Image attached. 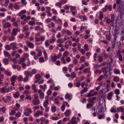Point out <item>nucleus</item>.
<instances>
[{
  "mask_svg": "<svg viewBox=\"0 0 124 124\" xmlns=\"http://www.w3.org/2000/svg\"><path fill=\"white\" fill-rule=\"evenodd\" d=\"M111 23L112 24L111 27L109 29V32H111L112 33V34L114 36V40H116L117 38V35L119 33V30L116 26L115 27L113 22Z\"/></svg>",
  "mask_w": 124,
  "mask_h": 124,
  "instance_id": "1",
  "label": "nucleus"
},
{
  "mask_svg": "<svg viewBox=\"0 0 124 124\" xmlns=\"http://www.w3.org/2000/svg\"><path fill=\"white\" fill-rule=\"evenodd\" d=\"M92 112H93V115L94 116H96V113L98 114L101 113L102 112V109L101 108V107L100 106H98L97 108L96 109V112L95 107H93L92 108Z\"/></svg>",
  "mask_w": 124,
  "mask_h": 124,
  "instance_id": "2",
  "label": "nucleus"
},
{
  "mask_svg": "<svg viewBox=\"0 0 124 124\" xmlns=\"http://www.w3.org/2000/svg\"><path fill=\"white\" fill-rule=\"evenodd\" d=\"M80 121V119L78 117L77 118L75 117H73L71 120L72 124H77L78 122H79Z\"/></svg>",
  "mask_w": 124,
  "mask_h": 124,
  "instance_id": "3",
  "label": "nucleus"
},
{
  "mask_svg": "<svg viewBox=\"0 0 124 124\" xmlns=\"http://www.w3.org/2000/svg\"><path fill=\"white\" fill-rule=\"evenodd\" d=\"M10 45L12 47L11 49L12 50H15L17 49L18 47L17 46V44L16 42H12L10 44Z\"/></svg>",
  "mask_w": 124,
  "mask_h": 124,
  "instance_id": "4",
  "label": "nucleus"
},
{
  "mask_svg": "<svg viewBox=\"0 0 124 124\" xmlns=\"http://www.w3.org/2000/svg\"><path fill=\"white\" fill-rule=\"evenodd\" d=\"M32 103L35 105H38L40 104V101L39 99H34Z\"/></svg>",
  "mask_w": 124,
  "mask_h": 124,
  "instance_id": "5",
  "label": "nucleus"
},
{
  "mask_svg": "<svg viewBox=\"0 0 124 124\" xmlns=\"http://www.w3.org/2000/svg\"><path fill=\"white\" fill-rule=\"evenodd\" d=\"M4 54L5 57H8L9 59H11V56L10 55L9 53L7 52L4 51Z\"/></svg>",
  "mask_w": 124,
  "mask_h": 124,
  "instance_id": "6",
  "label": "nucleus"
},
{
  "mask_svg": "<svg viewBox=\"0 0 124 124\" xmlns=\"http://www.w3.org/2000/svg\"><path fill=\"white\" fill-rule=\"evenodd\" d=\"M38 93L40 94V98L43 99L44 98V94L42 92V91L41 90H39L38 91Z\"/></svg>",
  "mask_w": 124,
  "mask_h": 124,
  "instance_id": "7",
  "label": "nucleus"
},
{
  "mask_svg": "<svg viewBox=\"0 0 124 124\" xmlns=\"http://www.w3.org/2000/svg\"><path fill=\"white\" fill-rule=\"evenodd\" d=\"M3 27L4 28H9L11 27V24L8 22H6L5 24H3Z\"/></svg>",
  "mask_w": 124,
  "mask_h": 124,
  "instance_id": "8",
  "label": "nucleus"
},
{
  "mask_svg": "<svg viewBox=\"0 0 124 124\" xmlns=\"http://www.w3.org/2000/svg\"><path fill=\"white\" fill-rule=\"evenodd\" d=\"M113 94V93L112 92H111L108 93L107 97V99L109 100H110Z\"/></svg>",
  "mask_w": 124,
  "mask_h": 124,
  "instance_id": "9",
  "label": "nucleus"
},
{
  "mask_svg": "<svg viewBox=\"0 0 124 124\" xmlns=\"http://www.w3.org/2000/svg\"><path fill=\"white\" fill-rule=\"evenodd\" d=\"M96 99V97H93L92 98H90L88 99V101L90 103H93L94 102L93 101H94Z\"/></svg>",
  "mask_w": 124,
  "mask_h": 124,
  "instance_id": "10",
  "label": "nucleus"
},
{
  "mask_svg": "<svg viewBox=\"0 0 124 124\" xmlns=\"http://www.w3.org/2000/svg\"><path fill=\"white\" fill-rule=\"evenodd\" d=\"M78 18L80 19L82 18L83 20H81V21H84L87 20V17L85 16H82L79 15L78 16Z\"/></svg>",
  "mask_w": 124,
  "mask_h": 124,
  "instance_id": "11",
  "label": "nucleus"
},
{
  "mask_svg": "<svg viewBox=\"0 0 124 124\" xmlns=\"http://www.w3.org/2000/svg\"><path fill=\"white\" fill-rule=\"evenodd\" d=\"M93 90H91L88 93L87 95V97H92L94 96V94H93Z\"/></svg>",
  "mask_w": 124,
  "mask_h": 124,
  "instance_id": "12",
  "label": "nucleus"
},
{
  "mask_svg": "<svg viewBox=\"0 0 124 124\" xmlns=\"http://www.w3.org/2000/svg\"><path fill=\"white\" fill-rule=\"evenodd\" d=\"M17 30L15 29H14L12 32V36H15L17 34Z\"/></svg>",
  "mask_w": 124,
  "mask_h": 124,
  "instance_id": "13",
  "label": "nucleus"
},
{
  "mask_svg": "<svg viewBox=\"0 0 124 124\" xmlns=\"http://www.w3.org/2000/svg\"><path fill=\"white\" fill-rule=\"evenodd\" d=\"M106 38L108 41H110L111 39V33H110L109 34L106 35Z\"/></svg>",
  "mask_w": 124,
  "mask_h": 124,
  "instance_id": "14",
  "label": "nucleus"
},
{
  "mask_svg": "<svg viewBox=\"0 0 124 124\" xmlns=\"http://www.w3.org/2000/svg\"><path fill=\"white\" fill-rule=\"evenodd\" d=\"M71 110H68L66 111L64 113V114L66 116H68L70 113H71Z\"/></svg>",
  "mask_w": 124,
  "mask_h": 124,
  "instance_id": "15",
  "label": "nucleus"
},
{
  "mask_svg": "<svg viewBox=\"0 0 124 124\" xmlns=\"http://www.w3.org/2000/svg\"><path fill=\"white\" fill-rule=\"evenodd\" d=\"M17 77L15 76H14L12 77L10 79L11 82H15V80L17 79Z\"/></svg>",
  "mask_w": 124,
  "mask_h": 124,
  "instance_id": "16",
  "label": "nucleus"
},
{
  "mask_svg": "<svg viewBox=\"0 0 124 124\" xmlns=\"http://www.w3.org/2000/svg\"><path fill=\"white\" fill-rule=\"evenodd\" d=\"M29 30L28 26L26 25L23 26V29L22 30L23 31H28Z\"/></svg>",
  "mask_w": 124,
  "mask_h": 124,
  "instance_id": "17",
  "label": "nucleus"
},
{
  "mask_svg": "<svg viewBox=\"0 0 124 124\" xmlns=\"http://www.w3.org/2000/svg\"><path fill=\"white\" fill-rule=\"evenodd\" d=\"M105 6L107 7V9H108L109 11H111L112 9V6L111 5H110L108 6L107 5H105Z\"/></svg>",
  "mask_w": 124,
  "mask_h": 124,
  "instance_id": "18",
  "label": "nucleus"
},
{
  "mask_svg": "<svg viewBox=\"0 0 124 124\" xmlns=\"http://www.w3.org/2000/svg\"><path fill=\"white\" fill-rule=\"evenodd\" d=\"M57 57L56 55H55L54 56H52L51 57V60L53 62L57 60Z\"/></svg>",
  "mask_w": 124,
  "mask_h": 124,
  "instance_id": "19",
  "label": "nucleus"
},
{
  "mask_svg": "<svg viewBox=\"0 0 124 124\" xmlns=\"http://www.w3.org/2000/svg\"><path fill=\"white\" fill-rule=\"evenodd\" d=\"M124 109L123 107H119L117 108V112H122Z\"/></svg>",
  "mask_w": 124,
  "mask_h": 124,
  "instance_id": "20",
  "label": "nucleus"
},
{
  "mask_svg": "<svg viewBox=\"0 0 124 124\" xmlns=\"http://www.w3.org/2000/svg\"><path fill=\"white\" fill-rule=\"evenodd\" d=\"M25 75L26 76V77L30 76L31 77V73L29 71H25L24 72Z\"/></svg>",
  "mask_w": 124,
  "mask_h": 124,
  "instance_id": "21",
  "label": "nucleus"
},
{
  "mask_svg": "<svg viewBox=\"0 0 124 124\" xmlns=\"http://www.w3.org/2000/svg\"><path fill=\"white\" fill-rule=\"evenodd\" d=\"M5 73L7 76H11L12 74V72L8 70L5 71Z\"/></svg>",
  "mask_w": 124,
  "mask_h": 124,
  "instance_id": "22",
  "label": "nucleus"
},
{
  "mask_svg": "<svg viewBox=\"0 0 124 124\" xmlns=\"http://www.w3.org/2000/svg\"><path fill=\"white\" fill-rule=\"evenodd\" d=\"M48 104V100H46L43 103V106L45 107H47Z\"/></svg>",
  "mask_w": 124,
  "mask_h": 124,
  "instance_id": "23",
  "label": "nucleus"
},
{
  "mask_svg": "<svg viewBox=\"0 0 124 124\" xmlns=\"http://www.w3.org/2000/svg\"><path fill=\"white\" fill-rule=\"evenodd\" d=\"M56 39L55 38L54 36H53L52 38L49 40V41L51 43H54Z\"/></svg>",
  "mask_w": 124,
  "mask_h": 124,
  "instance_id": "24",
  "label": "nucleus"
},
{
  "mask_svg": "<svg viewBox=\"0 0 124 124\" xmlns=\"http://www.w3.org/2000/svg\"><path fill=\"white\" fill-rule=\"evenodd\" d=\"M99 13H100L99 15V18L101 21H102V18L103 17V14L102 13V12L101 11H100L99 12Z\"/></svg>",
  "mask_w": 124,
  "mask_h": 124,
  "instance_id": "25",
  "label": "nucleus"
},
{
  "mask_svg": "<svg viewBox=\"0 0 124 124\" xmlns=\"http://www.w3.org/2000/svg\"><path fill=\"white\" fill-rule=\"evenodd\" d=\"M37 72V71L36 69H33L32 70L31 73V77L32 76V75L35 74Z\"/></svg>",
  "mask_w": 124,
  "mask_h": 124,
  "instance_id": "26",
  "label": "nucleus"
},
{
  "mask_svg": "<svg viewBox=\"0 0 124 124\" xmlns=\"http://www.w3.org/2000/svg\"><path fill=\"white\" fill-rule=\"evenodd\" d=\"M102 55H103V57L105 58L108 57V54L106 53V51L105 50L103 52Z\"/></svg>",
  "mask_w": 124,
  "mask_h": 124,
  "instance_id": "27",
  "label": "nucleus"
},
{
  "mask_svg": "<svg viewBox=\"0 0 124 124\" xmlns=\"http://www.w3.org/2000/svg\"><path fill=\"white\" fill-rule=\"evenodd\" d=\"M20 95V94L18 92H17L16 93L14 94V97L15 98H17L19 97Z\"/></svg>",
  "mask_w": 124,
  "mask_h": 124,
  "instance_id": "28",
  "label": "nucleus"
},
{
  "mask_svg": "<svg viewBox=\"0 0 124 124\" xmlns=\"http://www.w3.org/2000/svg\"><path fill=\"white\" fill-rule=\"evenodd\" d=\"M8 60L7 58H4L3 60V62L5 65H7L8 63Z\"/></svg>",
  "mask_w": 124,
  "mask_h": 124,
  "instance_id": "29",
  "label": "nucleus"
},
{
  "mask_svg": "<svg viewBox=\"0 0 124 124\" xmlns=\"http://www.w3.org/2000/svg\"><path fill=\"white\" fill-rule=\"evenodd\" d=\"M27 22L28 21L25 19L21 21V23L22 25H23L27 23Z\"/></svg>",
  "mask_w": 124,
  "mask_h": 124,
  "instance_id": "30",
  "label": "nucleus"
},
{
  "mask_svg": "<svg viewBox=\"0 0 124 124\" xmlns=\"http://www.w3.org/2000/svg\"><path fill=\"white\" fill-rule=\"evenodd\" d=\"M35 78L37 79L40 80V79L41 78V76L39 74H37L35 75Z\"/></svg>",
  "mask_w": 124,
  "mask_h": 124,
  "instance_id": "31",
  "label": "nucleus"
},
{
  "mask_svg": "<svg viewBox=\"0 0 124 124\" xmlns=\"http://www.w3.org/2000/svg\"><path fill=\"white\" fill-rule=\"evenodd\" d=\"M93 105L91 103H88L86 104V107L87 108L89 109L92 106H93Z\"/></svg>",
  "mask_w": 124,
  "mask_h": 124,
  "instance_id": "32",
  "label": "nucleus"
},
{
  "mask_svg": "<svg viewBox=\"0 0 124 124\" xmlns=\"http://www.w3.org/2000/svg\"><path fill=\"white\" fill-rule=\"evenodd\" d=\"M27 45L30 48H33L34 47V45L32 43L29 42L28 44Z\"/></svg>",
  "mask_w": 124,
  "mask_h": 124,
  "instance_id": "33",
  "label": "nucleus"
},
{
  "mask_svg": "<svg viewBox=\"0 0 124 124\" xmlns=\"http://www.w3.org/2000/svg\"><path fill=\"white\" fill-rule=\"evenodd\" d=\"M56 42L57 43H62L63 42V40L62 39H58L57 40Z\"/></svg>",
  "mask_w": 124,
  "mask_h": 124,
  "instance_id": "34",
  "label": "nucleus"
},
{
  "mask_svg": "<svg viewBox=\"0 0 124 124\" xmlns=\"http://www.w3.org/2000/svg\"><path fill=\"white\" fill-rule=\"evenodd\" d=\"M114 73L117 74H119L120 73V71L119 70L116 69L114 70Z\"/></svg>",
  "mask_w": 124,
  "mask_h": 124,
  "instance_id": "35",
  "label": "nucleus"
},
{
  "mask_svg": "<svg viewBox=\"0 0 124 124\" xmlns=\"http://www.w3.org/2000/svg\"><path fill=\"white\" fill-rule=\"evenodd\" d=\"M14 8L16 9H18L20 8L19 6L16 3H15L14 4Z\"/></svg>",
  "mask_w": 124,
  "mask_h": 124,
  "instance_id": "36",
  "label": "nucleus"
},
{
  "mask_svg": "<svg viewBox=\"0 0 124 124\" xmlns=\"http://www.w3.org/2000/svg\"><path fill=\"white\" fill-rule=\"evenodd\" d=\"M14 36H12L9 37L8 39L9 41H12L15 39V38L14 37Z\"/></svg>",
  "mask_w": 124,
  "mask_h": 124,
  "instance_id": "37",
  "label": "nucleus"
},
{
  "mask_svg": "<svg viewBox=\"0 0 124 124\" xmlns=\"http://www.w3.org/2000/svg\"><path fill=\"white\" fill-rule=\"evenodd\" d=\"M99 61L100 62H101L103 61V58L101 56H99L98 57Z\"/></svg>",
  "mask_w": 124,
  "mask_h": 124,
  "instance_id": "38",
  "label": "nucleus"
},
{
  "mask_svg": "<svg viewBox=\"0 0 124 124\" xmlns=\"http://www.w3.org/2000/svg\"><path fill=\"white\" fill-rule=\"evenodd\" d=\"M5 48L6 49L9 50L11 49V46L8 45H7L5 46Z\"/></svg>",
  "mask_w": 124,
  "mask_h": 124,
  "instance_id": "39",
  "label": "nucleus"
},
{
  "mask_svg": "<svg viewBox=\"0 0 124 124\" xmlns=\"http://www.w3.org/2000/svg\"><path fill=\"white\" fill-rule=\"evenodd\" d=\"M69 53L67 51H65L64 53H63V57H65L66 56H68V55Z\"/></svg>",
  "mask_w": 124,
  "mask_h": 124,
  "instance_id": "40",
  "label": "nucleus"
},
{
  "mask_svg": "<svg viewBox=\"0 0 124 124\" xmlns=\"http://www.w3.org/2000/svg\"><path fill=\"white\" fill-rule=\"evenodd\" d=\"M70 77L71 78L73 79L74 78L76 77V76L74 72H72L70 74Z\"/></svg>",
  "mask_w": 124,
  "mask_h": 124,
  "instance_id": "41",
  "label": "nucleus"
},
{
  "mask_svg": "<svg viewBox=\"0 0 124 124\" xmlns=\"http://www.w3.org/2000/svg\"><path fill=\"white\" fill-rule=\"evenodd\" d=\"M57 22H58L57 24L59 25V24H60V25H62V21L60 19H58V20H57Z\"/></svg>",
  "mask_w": 124,
  "mask_h": 124,
  "instance_id": "42",
  "label": "nucleus"
},
{
  "mask_svg": "<svg viewBox=\"0 0 124 124\" xmlns=\"http://www.w3.org/2000/svg\"><path fill=\"white\" fill-rule=\"evenodd\" d=\"M84 48L86 51H89L88 45L87 44H85L84 46Z\"/></svg>",
  "mask_w": 124,
  "mask_h": 124,
  "instance_id": "43",
  "label": "nucleus"
},
{
  "mask_svg": "<svg viewBox=\"0 0 124 124\" xmlns=\"http://www.w3.org/2000/svg\"><path fill=\"white\" fill-rule=\"evenodd\" d=\"M119 78L117 76L113 78V80L114 81L118 82L119 81Z\"/></svg>",
  "mask_w": 124,
  "mask_h": 124,
  "instance_id": "44",
  "label": "nucleus"
},
{
  "mask_svg": "<svg viewBox=\"0 0 124 124\" xmlns=\"http://www.w3.org/2000/svg\"><path fill=\"white\" fill-rule=\"evenodd\" d=\"M81 82L80 81H78L75 84V86L77 87H79L80 85Z\"/></svg>",
  "mask_w": 124,
  "mask_h": 124,
  "instance_id": "45",
  "label": "nucleus"
},
{
  "mask_svg": "<svg viewBox=\"0 0 124 124\" xmlns=\"http://www.w3.org/2000/svg\"><path fill=\"white\" fill-rule=\"evenodd\" d=\"M16 113L15 110H11V112L9 113V115L11 116H13Z\"/></svg>",
  "mask_w": 124,
  "mask_h": 124,
  "instance_id": "46",
  "label": "nucleus"
},
{
  "mask_svg": "<svg viewBox=\"0 0 124 124\" xmlns=\"http://www.w3.org/2000/svg\"><path fill=\"white\" fill-rule=\"evenodd\" d=\"M103 78V76L102 75H101L97 79V80L98 81H101L102 79Z\"/></svg>",
  "mask_w": 124,
  "mask_h": 124,
  "instance_id": "47",
  "label": "nucleus"
},
{
  "mask_svg": "<svg viewBox=\"0 0 124 124\" xmlns=\"http://www.w3.org/2000/svg\"><path fill=\"white\" fill-rule=\"evenodd\" d=\"M28 23L30 25L33 26L35 24V22L32 21H31L29 22Z\"/></svg>",
  "mask_w": 124,
  "mask_h": 124,
  "instance_id": "48",
  "label": "nucleus"
},
{
  "mask_svg": "<svg viewBox=\"0 0 124 124\" xmlns=\"http://www.w3.org/2000/svg\"><path fill=\"white\" fill-rule=\"evenodd\" d=\"M112 21L110 19H108V20L107 21L106 23L109 24H110L112 22Z\"/></svg>",
  "mask_w": 124,
  "mask_h": 124,
  "instance_id": "49",
  "label": "nucleus"
},
{
  "mask_svg": "<svg viewBox=\"0 0 124 124\" xmlns=\"http://www.w3.org/2000/svg\"><path fill=\"white\" fill-rule=\"evenodd\" d=\"M39 61L41 62H45L44 58L43 57H41L39 59Z\"/></svg>",
  "mask_w": 124,
  "mask_h": 124,
  "instance_id": "50",
  "label": "nucleus"
},
{
  "mask_svg": "<svg viewBox=\"0 0 124 124\" xmlns=\"http://www.w3.org/2000/svg\"><path fill=\"white\" fill-rule=\"evenodd\" d=\"M101 42H103L104 44H109L108 42L106 40H101Z\"/></svg>",
  "mask_w": 124,
  "mask_h": 124,
  "instance_id": "51",
  "label": "nucleus"
},
{
  "mask_svg": "<svg viewBox=\"0 0 124 124\" xmlns=\"http://www.w3.org/2000/svg\"><path fill=\"white\" fill-rule=\"evenodd\" d=\"M115 93L117 95L119 94V90L118 89H116L114 91Z\"/></svg>",
  "mask_w": 124,
  "mask_h": 124,
  "instance_id": "52",
  "label": "nucleus"
},
{
  "mask_svg": "<svg viewBox=\"0 0 124 124\" xmlns=\"http://www.w3.org/2000/svg\"><path fill=\"white\" fill-rule=\"evenodd\" d=\"M111 20L113 22L115 19V17L114 15H112L111 16Z\"/></svg>",
  "mask_w": 124,
  "mask_h": 124,
  "instance_id": "53",
  "label": "nucleus"
},
{
  "mask_svg": "<svg viewBox=\"0 0 124 124\" xmlns=\"http://www.w3.org/2000/svg\"><path fill=\"white\" fill-rule=\"evenodd\" d=\"M68 0H61L59 1V2L62 3V4H63V2L64 3H66L67 1Z\"/></svg>",
  "mask_w": 124,
  "mask_h": 124,
  "instance_id": "54",
  "label": "nucleus"
},
{
  "mask_svg": "<svg viewBox=\"0 0 124 124\" xmlns=\"http://www.w3.org/2000/svg\"><path fill=\"white\" fill-rule=\"evenodd\" d=\"M52 11L53 13L54 14H57V12L56 10L54 8H53L52 9Z\"/></svg>",
  "mask_w": 124,
  "mask_h": 124,
  "instance_id": "55",
  "label": "nucleus"
},
{
  "mask_svg": "<svg viewBox=\"0 0 124 124\" xmlns=\"http://www.w3.org/2000/svg\"><path fill=\"white\" fill-rule=\"evenodd\" d=\"M45 45L47 47L49 45V44L48 42V40H47L45 42Z\"/></svg>",
  "mask_w": 124,
  "mask_h": 124,
  "instance_id": "56",
  "label": "nucleus"
},
{
  "mask_svg": "<svg viewBox=\"0 0 124 124\" xmlns=\"http://www.w3.org/2000/svg\"><path fill=\"white\" fill-rule=\"evenodd\" d=\"M92 2L94 3L95 4H96L98 3L99 1L98 0H92Z\"/></svg>",
  "mask_w": 124,
  "mask_h": 124,
  "instance_id": "57",
  "label": "nucleus"
},
{
  "mask_svg": "<svg viewBox=\"0 0 124 124\" xmlns=\"http://www.w3.org/2000/svg\"><path fill=\"white\" fill-rule=\"evenodd\" d=\"M5 87H3L1 88L0 92L2 93H4L5 92Z\"/></svg>",
  "mask_w": 124,
  "mask_h": 124,
  "instance_id": "58",
  "label": "nucleus"
},
{
  "mask_svg": "<svg viewBox=\"0 0 124 124\" xmlns=\"http://www.w3.org/2000/svg\"><path fill=\"white\" fill-rule=\"evenodd\" d=\"M56 110V108L55 106H53L52 108V112H55Z\"/></svg>",
  "mask_w": 124,
  "mask_h": 124,
  "instance_id": "59",
  "label": "nucleus"
},
{
  "mask_svg": "<svg viewBox=\"0 0 124 124\" xmlns=\"http://www.w3.org/2000/svg\"><path fill=\"white\" fill-rule=\"evenodd\" d=\"M104 116H105L103 115H100L98 116V118L99 119H101L103 118Z\"/></svg>",
  "mask_w": 124,
  "mask_h": 124,
  "instance_id": "60",
  "label": "nucleus"
},
{
  "mask_svg": "<svg viewBox=\"0 0 124 124\" xmlns=\"http://www.w3.org/2000/svg\"><path fill=\"white\" fill-rule=\"evenodd\" d=\"M29 78L27 77H25L24 79L23 80V81L24 82H27Z\"/></svg>",
  "mask_w": 124,
  "mask_h": 124,
  "instance_id": "61",
  "label": "nucleus"
},
{
  "mask_svg": "<svg viewBox=\"0 0 124 124\" xmlns=\"http://www.w3.org/2000/svg\"><path fill=\"white\" fill-rule=\"evenodd\" d=\"M21 114L18 111L16 114V116L17 117H19L20 116Z\"/></svg>",
  "mask_w": 124,
  "mask_h": 124,
  "instance_id": "62",
  "label": "nucleus"
},
{
  "mask_svg": "<svg viewBox=\"0 0 124 124\" xmlns=\"http://www.w3.org/2000/svg\"><path fill=\"white\" fill-rule=\"evenodd\" d=\"M79 51H80L82 53V54L83 55H84L85 54V50L83 49H80Z\"/></svg>",
  "mask_w": 124,
  "mask_h": 124,
  "instance_id": "63",
  "label": "nucleus"
},
{
  "mask_svg": "<svg viewBox=\"0 0 124 124\" xmlns=\"http://www.w3.org/2000/svg\"><path fill=\"white\" fill-rule=\"evenodd\" d=\"M20 59L21 61V62H24L26 59L24 57H22L20 58Z\"/></svg>",
  "mask_w": 124,
  "mask_h": 124,
  "instance_id": "64",
  "label": "nucleus"
}]
</instances>
